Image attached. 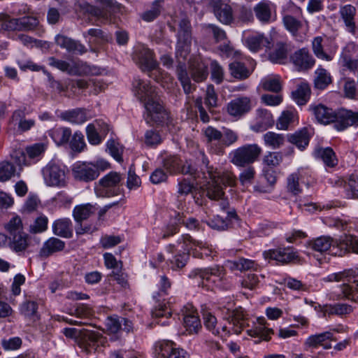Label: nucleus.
Listing matches in <instances>:
<instances>
[{
    "instance_id": "1",
    "label": "nucleus",
    "mask_w": 358,
    "mask_h": 358,
    "mask_svg": "<svg viewBox=\"0 0 358 358\" xmlns=\"http://www.w3.org/2000/svg\"><path fill=\"white\" fill-rule=\"evenodd\" d=\"M132 92L144 105L147 111V122L152 121L157 124L169 123V115L158 101L155 88L149 81L135 78L132 83Z\"/></svg>"
},
{
    "instance_id": "2",
    "label": "nucleus",
    "mask_w": 358,
    "mask_h": 358,
    "mask_svg": "<svg viewBox=\"0 0 358 358\" xmlns=\"http://www.w3.org/2000/svg\"><path fill=\"white\" fill-rule=\"evenodd\" d=\"M133 59L143 72L150 73L149 76L164 88L171 89L176 85L173 83L172 77L158 67L152 50L143 45L139 46L135 50Z\"/></svg>"
},
{
    "instance_id": "3",
    "label": "nucleus",
    "mask_w": 358,
    "mask_h": 358,
    "mask_svg": "<svg viewBox=\"0 0 358 358\" xmlns=\"http://www.w3.org/2000/svg\"><path fill=\"white\" fill-rule=\"evenodd\" d=\"M310 110L319 122L324 124L334 122V127L338 131H343L358 122V112L344 110L336 114L322 104L310 105Z\"/></svg>"
},
{
    "instance_id": "4",
    "label": "nucleus",
    "mask_w": 358,
    "mask_h": 358,
    "mask_svg": "<svg viewBox=\"0 0 358 358\" xmlns=\"http://www.w3.org/2000/svg\"><path fill=\"white\" fill-rule=\"evenodd\" d=\"M206 168L210 179L206 185V195L212 200L222 199L220 206L222 209H225L228 203L222 199L224 192L221 185L234 187L236 182V178L230 171L213 172V169L208 168L207 164H206Z\"/></svg>"
},
{
    "instance_id": "5",
    "label": "nucleus",
    "mask_w": 358,
    "mask_h": 358,
    "mask_svg": "<svg viewBox=\"0 0 358 358\" xmlns=\"http://www.w3.org/2000/svg\"><path fill=\"white\" fill-rule=\"evenodd\" d=\"M110 168V164L103 159H97L93 162L78 163L73 166L72 173L73 178L80 182H89L96 180L101 171Z\"/></svg>"
},
{
    "instance_id": "6",
    "label": "nucleus",
    "mask_w": 358,
    "mask_h": 358,
    "mask_svg": "<svg viewBox=\"0 0 358 358\" xmlns=\"http://www.w3.org/2000/svg\"><path fill=\"white\" fill-rule=\"evenodd\" d=\"M48 64L50 66L63 72H66L71 76H95L101 73L99 68L95 66H90L80 60L68 62L50 57L48 58Z\"/></svg>"
},
{
    "instance_id": "7",
    "label": "nucleus",
    "mask_w": 358,
    "mask_h": 358,
    "mask_svg": "<svg viewBox=\"0 0 358 358\" xmlns=\"http://www.w3.org/2000/svg\"><path fill=\"white\" fill-rule=\"evenodd\" d=\"M120 173L110 171L95 183L94 192L98 197L106 198L117 196L121 194Z\"/></svg>"
},
{
    "instance_id": "8",
    "label": "nucleus",
    "mask_w": 358,
    "mask_h": 358,
    "mask_svg": "<svg viewBox=\"0 0 358 358\" xmlns=\"http://www.w3.org/2000/svg\"><path fill=\"white\" fill-rule=\"evenodd\" d=\"M176 56L178 60H185L190 53L192 45V27L187 18L182 19L179 22L177 34Z\"/></svg>"
},
{
    "instance_id": "9",
    "label": "nucleus",
    "mask_w": 358,
    "mask_h": 358,
    "mask_svg": "<svg viewBox=\"0 0 358 358\" xmlns=\"http://www.w3.org/2000/svg\"><path fill=\"white\" fill-rule=\"evenodd\" d=\"M261 152L262 148L257 144H247L231 152V162L237 166L243 167L255 162Z\"/></svg>"
},
{
    "instance_id": "10",
    "label": "nucleus",
    "mask_w": 358,
    "mask_h": 358,
    "mask_svg": "<svg viewBox=\"0 0 358 358\" xmlns=\"http://www.w3.org/2000/svg\"><path fill=\"white\" fill-rule=\"evenodd\" d=\"M44 181L48 186L65 187L66 176L65 171L60 166L54 164H48L42 170Z\"/></svg>"
},
{
    "instance_id": "11",
    "label": "nucleus",
    "mask_w": 358,
    "mask_h": 358,
    "mask_svg": "<svg viewBox=\"0 0 358 358\" xmlns=\"http://www.w3.org/2000/svg\"><path fill=\"white\" fill-rule=\"evenodd\" d=\"M223 267L215 266L207 268H195L189 274L190 277H199L208 282L217 283L222 281L225 277Z\"/></svg>"
},
{
    "instance_id": "12",
    "label": "nucleus",
    "mask_w": 358,
    "mask_h": 358,
    "mask_svg": "<svg viewBox=\"0 0 358 358\" xmlns=\"http://www.w3.org/2000/svg\"><path fill=\"white\" fill-rule=\"evenodd\" d=\"M211 6L217 19L224 24H230L234 21V13L227 0H211Z\"/></svg>"
},
{
    "instance_id": "13",
    "label": "nucleus",
    "mask_w": 358,
    "mask_h": 358,
    "mask_svg": "<svg viewBox=\"0 0 358 358\" xmlns=\"http://www.w3.org/2000/svg\"><path fill=\"white\" fill-rule=\"evenodd\" d=\"M264 257L266 259H273L285 264L296 259L298 255L296 252L290 248H277L265 251Z\"/></svg>"
},
{
    "instance_id": "14",
    "label": "nucleus",
    "mask_w": 358,
    "mask_h": 358,
    "mask_svg": "<svg viewBox=\"0 0 358 358\" xmlns=\"http://www.w3.org/2000/svg\"><path fill=\"white\" fill-rule=\"evenodd\" d=\"M291 60L299 71H306L311 69L315 60L307 48H301L291 56Z\"/></svg>"
},
{
    "instance_id": "15",
    "label": "nucleus",
    "mask_w": 358,
    "mask_h": 358,
    "mask_svg": "<svg viewBox=\"0 0 358 358\" xmlns=\"http://www.w3.org/2000/svg\"><path fill=\"white\" fill-rule=\"evenodd\" d=\"M183 242L186 245V250H194V254L200 253L201 257H213L216 254V251L206 242L194 240L190 236L186 235L183 236Z\"/></svg>"
},
{
    "instance_id": "16",
    "label": "nucleus",
    "mask_w": 358,
    "mask_h": 358,
    "mask_svg": "<svg viewBox=\"0 0 358 358\" xmlns=\"http://www.w3.org/2000/svg\"><path fill=\"white\" fill-rule=\"evenodd\" d=\"M308 247L313 250L324 253L327 251L332 255H338L339 252L337 250L339 248L334 244L333 240L329 236H320L317 238L313 239L307 243ZM338 245V243L337 244Z\"/></svg>"
},
{
    "instance_id": "17",
    "label": "nucleus",
    "mask_w": 358,
    "mask_h": 358,
    "mask_svg": "<svg viewBox=\"0 0 358 358\" xmlns=\"http://www.w3.org/2000/svg\"><path fill=\"white\" fill-rule=\"evenodd\" d=\"M250 109V99L246 96L233 99L227 104V112L234 117H240L249 112Z\"/></svg>"
},
{
    "instance_id": "18",
    "label": "nucleus",
    "mask_w": 358,
    "mask_h": 358,
    "mask_svg": "<svg viewBox=\"0 0 358 358\" xmlns=\"http://www.w3.org/2000/svg\"><path fill=\"white\" fill-rule=\"evenodd\" d=\"M255 326L247 331L249 336L258 338V342L264 340L268 341L273 334V330L266 326V322L264 317H259Z\"/></svg>"
},
{
    "instance_id": "19",
    "label": "nucleus",
    "mask_w": 358,
    "mask_h": 358,
    "mask_svg": "<svg viewBox=\"0 0 358 358\" xmlns=\"http://www.w3.org/2000/svg\"><path fill=\"white\" fill-rule=\"evenodd\" d=\"M282 23L285 29L296 40L303 41V37L299 34V31L303 28V23L301 20L289 14H286L282 17Z\"/></svg>"
},
{
    "instance_id": "20",
    "label": "nucleus",
    "mask_w": 358,
    "mask_h": 358,
    "mask_svg": "<svg viewBox=\"0 0 358 358\" xmlns=\"http://www.w3.org/2000/svg\"><path fill=\"white\" fill-rule=\"evenodd\" d=\"M275 10V5L268 0H263L254 8L256 17L262 22L267 23L271 20V13Z\"/></svg>"
},
{
    "instance_id": "21",
    "label": "nucleus",
    "mask_w": 358,
    "mask_h": 358,
    "mask_svg": "<svg viewBox=\"0 0 358 358\" xmlns=\"http://www.w3.org/2000/svg\"><path fill=\"white\" fill-rule=\"evenodd\" d=\"M274 120L270 112L265 109H259L257 111L256 122L251 126V129L259 132L273 126Z\"/></svg>"
},
{
    "instance_id": "22",
    "label": "nucleus",
    "mask_w": 358,
    "mask_h": 358,
    "mask_svg": "<svg viewBox=\"0 0 358 358\" xmlns=\"http://www.w3.org/2000/svg\"><path fill=\"white\" fill-rule=\"evenodd\" d=\"M245 44L252 52H257L263 48H270L271 39L263 34L257 33L246 38Z\"/></svg>"
},
{
    "instance_id": "23",
    "label": "nucleus",
    "mask_w": 358,
    "mask_h": 358,
    "mask_svg": "<svg viewBox=\"0 0 358 358\" xmlns=\"http://www.w3.org/2000/svg\"><path fill=\"white\" fill-rule=\"evenodd\" d=\"M202 164L203 167L201 168V171H199L192 162L187 161L184 164H180V170L179 173H182V174H189L194 178H199L200 177V173H202L206 178L208 177L209 178L208 171L206 168V164H208V168L213 169V172H217L216 170H214L213 167L208 166V161L205 156L202 157Z\"/></svg>"
},
{
    "instance_id": "24",
    "label": "nucleus",
    "mask_w": 358,
    "mask_h": 358,
    "mask_svg": "<svg viewBox=\"0 0 358 358\" xmlns=\"http://www.w3.org/2000/svg\"><path fill=\"white\" fill-rule=\"evenodd\" d=\"M310 136L308 129L304 127L294 134H288L287 140L300 150H303L308 145Z\"/></svg>"
},
{
    "instance_id": "25",
    "label": "nucleus",
    "mask_w": 358,
    "mask_h": 358,
    "mask_svg": "<svg viewBox=\"0 0 358 358\" xmlns=\"http://www.w3.org/2000/svg\"><path fill=\"white\" fill-rule=\"evenodd\" d=\"M52 231L56 236L71 238L73 236L72 222L69 218L63 217L56 220L52 223Z\"/></svg>"
},
{
    "instance_id": "26",
    "label": "nucleus",
    "mask_w": 358,
    "mask_h": 358,
    "mask_svg": "<svg viewBox=\"0 0 358 358\" xmlns=\"http://www.w3.org/2000/svg\"><path fill=\"white\" fill-rule=\"evenodd\" d=\"M356 8L350 4L343 6L340 8L339 13L348 31L355 34L356 25L355 17L356 15Z\"/></svg>"
},
{
    "instance_id": "27",
    "label": "nucleus",
    "mask_w": 358,
    "mask_h": 358,
    "mask_svg": "<svg viewBox=\"0 0 358 358\" xmlns=\"http://www.w3.org/2000/svg\"><path fill=\"white\" fill-rule=\"evenodd\" d=\"M65 243L55 237H51L48 239L40 250L39 255L43 258L48 257L55 252L64 250Z\"/></svg>"
},
{
    "instance_id": "28",
    "label": "nucleus",
    "mask_w": 358,
    "mask_h": 358,
    "mask_svg": "<svg viewBox=\"0 0 358 358\" xmlns=\"http://www.w3.org/2000/svg\"><path fill=\"white\" fill-rule=\"evenodd\" d=\"M55 42L57 45L66 49L69 52L83 54L87 51L85 47L79 41L62 35H57L55 38Z\"/></svg>"
},
{
    "instance_id": "29",
    "label": "nucleus",
    "mask_w": 358,
    "mask_h": 358,
    "mask_svg": "<svg viewBox=\"0 0 358 358\" xmlns=\"http://www.w3.org/2000/svg\"><path fill=\"white\" fill-rule=\"evenodd\" d=\"M85 341L80 344V348L87 354L96 350L95 345H103L105 338L98 332L87 331L85 334Z\"/></svg>"
},
{
    "instance_id": "30",
    "label": "nucleus",
    "mask_w": 358,
    "mask_h": 358,
    "mask_svg": "<svg viewBox=\"0 0 358 358\" xmlns=\"http://www.w3.org/2000/svg\"><path fill=\"white\" fill-rule=\"evenodd\" d=\"M183 324L186 331L190 334H197L201 328L198 314L193 308L184 313Z\"/></svg>"
},
{
    "instance_id": "31",
    "label": "nucleus",
    "mask_w": 358,
    "mask_h": 358,
    "mask_svg": "<svg viewBox=\"0 0 358 358\" xmlns=\"http://www.w3.org/2000/svg\"><path fill=\"white\" fill-rule=\"evenodd\" d=\"M96 207L91 203H84L76 206L72 211V215L76 223L87 220L96 211Z\"/></svg>"
},
{
    "instance_id": "32",
    "label": "nucleus",
    "mask_w": 358,
    "mask_h": 358,
    "mask_svg": "<svg viewBox=\"0 0 358 358\" xmlns=\"http://www.w3.org/2000/svg\"><path fill=\"white\" fill-rule=\"evenodd\" d=\"M172 315V309L165 303H159L152 310V317L157 324L162 326L168 325L170 323V317Z\"/></svg>"
},
{
    "instance_id": "33",
    "label": "nucleus",
    "mask_w": 358,
    "mask_h": 358,
    "mask_svg": "<svg viewBox=\"0 0 358 358\" xmlns=\"http://www.w3.org/2000/svg\"><path fill=\"white\" fill-rule=\"evenodd\" d=\"M315 158L322 159L328 167H334L338 164V159L331 148H316L313 151Z\"/></svg>"
},
{
    "instance_id": "34",
    "label": "nucleus",
    "mask_w": 358,
    "mask_h": 358,
    "mask_svg": "<svg viewBox=\"0 0 358 358\" xmlns=\"http://www.w3.org/2000/svg\"><path fill=\"white\" fill-rule=\"evenodd\" d=\"M63 120L74 124H81L90 118L84 108H76L67 110L62 114Z\"/></svg>"
},
{
    "instance_id": "35",
    "label": "nucleus",
    "mask_w": 358,
    "mask_h": 358,
    "mask_svg": "<svg viewBox=\"0 0 358 358\" xmlns=\"http://www.w3.org/2000/svg\"><path fill=\"white\" fill-rule=\"evenodd\" d=\"M333 339V334L329 331L323 332L318 334L311 335L306 340L304 345L308 348H317L320 345L325 349L331 348V345H326L324 343L328 340Z\"/></svg>"
},
{
    "instance_id": "36",
    "label": "nucleus",
    "mask_w": 358,
    "mask_h": 358,
    "mask_svg": "<svg viewBox=\"0 0 358 358\" xmlns=\"http://www.w3.org/2000/svg\"><path fill=\"white\" fill-rule=\"evenodd\" d=\"M340 251L338 256H343L347 252L352 251L358 254V238L351 235L342 236L338 245Z\"/></svg>"
},
{
    "instance_id": "37",
    "label": "nucleus",
    "mask_w": 358,
    "mask_h": 358,
    "mask_svg": "<svg viewBox=\"0 0 358 358\" xmlns=\"http://www.w3.org/2000/svg\"><path fill=\"white\" fill-rule=\"evenodd\" d=\"M288 51L287 44L279 41L276 43L274 49L269 53V59L273 63L282 64L287 58Z\"/></svg>"
},
{
    "instance_id": "38",
    "label": "nucleus",
    "mask_w": 358,
    "mask_h": 358,
    "mask_svg": "<svg viewBox=\"0 0 358 358\" xmlns=\"http://www.w3.org/2000/svg\"><path fill=\"white\" fill-rule=\"evenodd\" d=\"M49 135L57 145L66 144L71 136V130L68 127H54Z\"/></svg>"
},
{
    "instance_id": "39",
    "label": "nucleus",
    "mask_w": 358,
    "mask_h": 358,
    "mask_svg": "<svg viewBox=\"0 0 358 358\" xmlns=\"http://www.w3.org/2000/svg\"><path fill=\"white\" fill-rule=\"evenodd\" d=\"M229 69L231 76L238 80L247 79L252 73L251 70L248 69L243 63L238 61H234L229 64Z\"/></svg>"
},
{
    "instance_id": "40",
    "label": "nucleus",
    "mask_w": 358,
    "mask_h": 358,
    "mask_svg": "<svg viewBox=\"0 0 358 358\" xmlns=\"http://www.w3.org/2000/svg\"><path fill=\"white\" fill-rule=\"evenodd\" d=\"M310 96V87L307 83H301L292 92V99L298 105H305Z\"/></svg>"
},
{
    "instance_id": "41",
    "label": "nucleus",
    "mask_w": 358,
    "mask_h": 358,
    "mask_svg": "<svg viewBox=\"0 0 358 358\" xmlns=\"http://www.w3.org/2000/svg\"><path fill=\"white\" fill-rule=\"evenodd\" d=\"M176 348V344L172 341H159L155 346V356L157 358H171Z\"/></svg>"
},
{
    "instance_id": "42",
    "label": "nucleus",
    "mask_w": 358,
    "mask_h": 358,
    "mask_svg": "<svg viewBox=\"0 0 358 358\" xmlns=\"http://www.w3.org/2000/svg\"><path fill=\"white\" fill-rule=\"evenodd\" d=\"M10 238V248L15 252L24 251L29 246V236L25 232L14 235Z\"/></svg>"
},
{
    "instance_id": "43",
    "label": "nucleus",
    "mask_w": 358,
    "mask_h": 358,
    "mask_svg": "<svg viewBox=\"0 0 358 358\" xmlns=\"http://www.w3.org/2000/svg\"><path fill=\"white\" fill-rule=\"evenodd\" d=\"M83 36L90 44H98L108 40V35L101 29L92 28L83 33Z\"/></svg>"
},
{
    "instance_id": "44",
    "label": "nucleus",
    "mask_w": 358,
    "mask_h": 358,
    "mask_svg": "<svg viewBox=\"0 0 358 358\" xmlns=\"http://www.w3.org/2000/svg\"><path fill=\"white\" fill-rule=\"evenodd\" d=\"M297 121L298 114L295 110H285L277 121V128L280 130H287L289 125Z\"/></svg>"
},
{
    "instance_id": "45",
    "label": "nucleus",
    "mask_w": 358,
    "mask_h": 358,
    "mask_svg": "<svg viewBox=\"0 0 358 358\" xmlns=\"http://www.w3.org/2000/svg\"><path fill=\"white\" fill-rule=\"evenodd\" d=\"M225 266L231 271L238 270L244 271L250 269H255L257 265L252 260L240 258L238 260L227 261Z\"/></svg>"
},
{
    "instance_id": "46",
    "label": "nucleus",
    "mask_w": 358,
    "mask_h": 358,
    "mask_svg": "<svg viewBox=\"0 0 358 358\" xmlns=\"http://www.w3.org/2000/svg\"><path fill=\"white\" fill-rule=\"evenodd\" d=\"M47 148L43 143H38L26 148V154L31 164L39 161Z\"/></svg>"
},
{
    "instance_id": "47",
    "label": "nucleus",
    "mask_w": 358,
    "mask_h": 358,
    "mask_svg": "<svg viewBox=\"0 0 358 358\" xmlns=\"http://www.w3.org/2000/svg\"><path fill=\"white\" fill-rule=\"evenodd\" d=\"M315 75L314 85L317 89L324 90L332 82L330 73L322 67L316 69Z\"/></svg>"
},
{
    "instance_id": "48",
    "label": "nucleus",
    "mask_w": 358,
    "mask_h": 358,
    "mask_svg": "<svg viewBox=\"0 0 358 358\" xmlns=\"http://www.w3.org/2000/svg\"><path fill=\"white\" fill-rule=\"evenodd\" d=\"M263 140L267 147L278 149L284 145L285 137L282 134L268 131L263 136Z\"/></svg>"
},
{
    "instance_id": "49",
    "label": "nucleus",
    "mask_w": 358,
    "mask_h": 358,
    "mask_svg": "<svg viewBox=\"0 0 358 358\" xmlns=\"http://www.w3.org/2000/svg\"><path fill=\"white\" fill-rule=\"evenodd\" d=\"M38 304L33 301H26L23 302L20 307V313L25 318L31 321H36L38 319Z\"/></svg>"
},
{
    "instance_id": "50",
    "label": "nucleus",
    "mask_w": 358,
    "mask_h": 358,
    "mask_svg": "<svg viewBox=\"0 0 358 358\" xmlns=\"http://www.w3.org/2000/svg\"><path fill=\"white\" fill-rule=\"evenodd\" d=\"M321 310L324 313V315H343L350 314L352 311V308L345 303H336L325 305L321 308Z\"/></svg>"
},
{
    "instance_id": "51",
    "label": "nucleus",
    "mask_w": 358,
    "mask_h": 358,
    "mask_svg": "<svg viewBox=\"0 0 358 358\" xmlns=\"http://www.w3.org/2000/svg\"><path fill=\"white\" fill-rule=\"evenodd\" d=\"M164 0H155L152 2L150 9L142 13L141 17L145 22H152L159 16L163 9Z\"/></svg>"
},
{
    "instance_id": "52",
    "label": "nucleus",
    "mask_w": 358,
    "mask_h": 358,
    "mask_svg": "<svg viewBox=\"0 0 358 358\" xmlns=\"http://www.w3.org/2000/svg\"><path fill=\"white\" fill-rule=\"evenodd\" d=\"M177 76L178 80L180 81L181 85L183 87L184 92L186 94L192 92V84L189 78L188 77L186 67L185 64H182V61L179 60V64L177 67Z\"/></svg>"
},
{
    "instance_id": "53",
    "label": "nucleus",
    "mask_w": 358,
    "mask_h": 358,
    "mask_svg": "<svg viewBox=\"0 0 358 358\" xmlns=\"http://www.w3.org/2000/svg\"><path fill=\"white\" fill-rule=\"evenodd\" d=\"M19 31H31L39 24V20L36 16L26 15L18 18Z\"/></svg>"
},
{
    "instance_id": "54",
    "label": "nucleus",
    "mask_w": 358,
    "mask_h": 358,
    "mask_svg": "<svg viewBox=\"0 0 358 358\" xmlns=\"http://www.w3.org/2000/svg\"><path fill=\"white\" fill-rule=\"evenodd\" d=\"M261 85L264 90L275 93L279 92L282 89L281 82L278 76L264 78L261 82Z\"/></svg>"
},
{
    "instance_id": "55",
    "label": "nucleus",
    "mask_w": 358,
    "mask_h": 358,
    "mask_svg": "<svg viewBox=\"0 0 358 358\" xmlns=\"http://www.w3.org/2000/svg\"><path fill=\"white\" fill-rule=\"evenodd\" d=\"M282 161V155L280 152H268L262 159L264 167L268 169H273L279 166Z\"/></svg>"
},
{
    "instance_id": "56",
    "label": "nucleus",
    "mask_w": 358,
    "mask_h": 358,
    "mask_svg": "<svg viewBox=\"0 0 358 358\" xmlns=\"http://www.w3.org/2000/svg\"><path fill=\"white\" fill-rule=\"evenodd\" d=\"M0 29L3 31H19L18 18H12L3 13L0 14Z\"/></svg>"
},
{
    "instance_id": "57",
    "label": "nucleus",
    "mask_w": 358,
    "mask_h": 358,
    "mask_svg": "<svg viewBox=\"0 0 358 358\" xmlns=\"http://www.w3.org/2000/svg\"><path fill=\"white\" fill-rule=\"evenodd\" d=\"M323 38L321 36H317L312 41V49L315 55L321 59L331 61L332 57L327 54L323 49Z\"/></svg>"
},
{
    "instance_id": "58",
    "label": "nucleus",
    "mask_w": 358,
    "mask_h": 358,
    "mask_svg": "<svg viewBox=\"0 0 358 358\" xmlns=\"http://www.w3.org/2000/svg\"><path fill=\"white\" fill-rule=\"evenodd\" d=\"M302 177V174L298 171L292 173L287 178V189L294 195H297L301 192V188L299 181Z\"/></svg>"
},
{
    "instance_id": "59",
    "label": "nucleus",
    "mask_w": 358,
    "mask_h": 358,
    "mask_svg": "<svg viewBox=\"0 0 358 358\" xmlns=\"http://www.w3.org/2000/svg\"><path fill=\"white\" fill-rule=\"evenodd\" d=\"M5 229L9 234V237L24 232L22 220L19 216H15L11 218L9 222L5 224Z\"/></svg>"
},
{
    "instance_id": "60",
    "label": "nucleus",
    "mask_w": 358,
    "mask_h": 358,
    "mask_svg": "<svg viewBox=\"0 0 358 358\" xmlns=\"http://www.w3.org/2000/svg\"><path fill=\"white\" fill-rule=\"evenodd\" d=\"M16 169L15 166L7 161L0 162V182L9 180L15 176Z\"/></svg>"
},
{
    "instance_id": "61",
    "label": "nucleus",
    "mask_w": 358,
    "mask_h": 358,
    "mask_svg": "<svg viewBox=\"0 0 358 358\" xmlns=\"http://www.w3.org/2000/svg\"><path fill=\"white\" fill-rule=\"evenodd\" d=\"M180 164L181 160L177 156H169L163 160V167L171 174L180 172Z\"/></svg>"
},
{
    "instance_id": "62",
    "label": "nucleus",
    "mask_w": 358,
    "mask_h": 358,
    "mask_svg": "<svg viewBox=\"0 0 358 358\" xmlns=\"http://www.w3.org/2000/svg\"><path fill=\"white\" fill-rule=\"evenodd\" d=\"M96 127H99V125L96 124L94 126V124H89L86 127L87 140L90 144L94 145L100 144L105 138L95 129Z\"/></svg>"
},
{
    "instance_id": "63",
    "label": "nucleus",
    "mask_w": 358,
    "mask_h": 358,
    "mask_svg": "<svg viewBox=\"0 0 358 358\" xmlns=\"http://www.w3.org/2000/svg\"><path fill=\"white\" fill-rule=\"evenodd\" d=\"M122 319L116 315L108 317L106 320V329L108 334L116 335L122 329Z\"/></svg>"
},
{
    "instance_id": "64",
    "label": "nucleus",
    "mask_w": 358,
    "mask_h": 358,
    "mask_svg": "<svg viewBox=\"0 0 358 358\" xmlns=\"http://www.w3.org/2000/svg\"><path fill=\"white\" fill-rule=\"evenodd\" d=\"M203 322L206 328L215 335H220V327H217L216 317L210 312H204L203 314Z\"/></svg>"
}]
</instances>
